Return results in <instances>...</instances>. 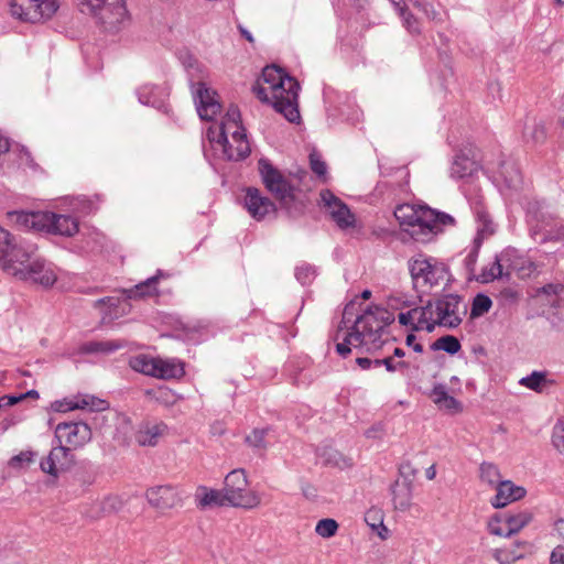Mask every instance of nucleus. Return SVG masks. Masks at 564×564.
<instances>
[{
	"mask_svg": "<svg viewBox=\"0 0 564 564\" xmlns=\"http://www.w3.org/2000/svg\"><path fill=\"white\" fill-rule=\"evenodd\" d=\"M354 308L352 303L345 306L335 336V339H338L340 332L347 330L343 341L336 345V351L344 358L350 354L351 346L365 348L366 351L381 348L383 330L395 319L391 311L378 305H370L352 322Z\"/></svg>",
	"mask_w": 564,
	"mask_h": 564,
	"instance_id": "obj_1",
	"label": "nucleus"
},
{
	"mask_svg": "<svg viewBox=\"0 0 564 564\" xmlns=\"http://www.w3.org/2000/svg\"><path fill=\"white\" fill-rule=\"evenodd\" d=\"M262 79L265 86L253 87L257 97L262 102L270 104L288 121L297 122L301 118L297 102L300 90L297 80L275 65L263 68Z\"/></svg>",
	"mask_w": 564,
	"mask_h": 564,
	"instance_id": "obj_2",
	"label": "nucleus"
},
{
	"mask_svg": "<svg viewBox=\"0 0 564 564\" xmlns=\"http://www.w3.org/2000/svg\"><path fill=\"white\" fill-rule=\"evenodd\" d=\"M394 216L404 230L419 242H429L446 227H454L455 218L429 206L399 205Z\"/></svg>",
	"mask_w": 564,
	"mask_h": 564,
	"instance_id": "obj_3",
	"label": "nucleus"
},
{
	"mask_svg": "<svg viewBox=\"0 0 564 564\" xmlns=\"http://www.w3.org/2000/svg\"><path fill=\"white\" fill-rule=\"evenodd\" d=\"M241 116L237 106H230L225 119L215 128L207 131L208 140L220 149L228 161H240L250 154V144L246 130L241 126Z\"/></svg>",
	"mask_w": 564,
	"mask_h": 564,
	"instance_id": "obj_4",
	"label": "nucleus"
},
{
	"mask_svg": "<svg viewBox=\"0 0 564 564\" xmlns=\"http://www.w3.org/2000/svg\"><path fill=\"white\" fill-rule=\"evenodd\" d=\"M11 223L21 229L46 231L54 235L72 237L78 231V221L69 215L52 212H11L8 213Z\"/></svg>",
	"mask_w": 564,
	"mask_h": 564,
	"instance_id": "obj_5",
	"label": "nucleus"
},
{
	"mask_svg": "<svg viewBox=\"0 0 564 564\" xmlns=\"http://www.w3.org/2000/svg\"><path fill=\"white\" fill-rule=\"evenodd\" d=\"M530 236L539 245L564 240V219L553 215L542 202H531L528 206Z\"/></svg>",
	"mask_w": 564,
	"mask_h": 564,
	"instance_id": "obj_6",
	"label": "nucleus"
},
{
	"mask_svg": "<svg viewBox=\"0 0 564 564\" xmlns=\"http://www.w3.org/2000/svg\"><path fill=\"white\" fill-rule=\"evenodd\" d=\"M36 252L35 243L24 238L18 239L0 227V267L7 273L18 278Z\"/></svg>",
	"mask_w": 564,
	"mask_h": 564,
	"instance_id": "obj_7",
	"label": "nucleus"
},
{
	"mask_svg": "<svg viewBox=\"0 0 564 564\" xmlns=\"http://www.w3.org/2000/svg\"><path fill=\"white\" fill-rule=\"evenodd\" d=\"M534 270L532 262L519 256L513 248H507L495 257L492 263L484 267L476 280L480 283H489L496 279H509L513 271L521 276L529 275Z\"/></svg>",
	"mask_w": 564,
	"mask_h": 564,
	"instance_id": "obj_8",
	"label": "nucleus"
},
{
	"mask_svg": "<svg viewBox=\"0 0 564 564\" xmlns=\"http://www.w3.org/2000/svg\"><path fill=\"white\" fill-rule=\"evenodd\" d=\"M129 366L137 372L161 380L181 379L185 375L184 362L176 358L138 355L129 360Z\"/></svg>",
	"mask_w": 564,
	"mask_h": 564,
	"instance_id": "obj_9",
	"label": "nucleus"
},
{
	"mask_svg": "<svg viewBox=\"0 0 564 564\" xmlns=\"http://www.w3.org/2000/svg\"><path fill=\"white\" fill-rule=\"evenodd\" d=\"M413 286L416 290L431 289L448 280V268L435 258L420 254L409 261Z\"/></svg>",
	"mask_w": 564,
	"mask_h": 564,
	"instance_id": "obj_10",
	"label": "nucleus"
},
{
	"mask_svg": "<svg viewBox=\"0 0 564 564\" xmlns=\"http://www.w3.org/2000/svg\"><path fill=\"white\" fill-rule=\"evenodd\" d=\"M224 491L230 507L253 509L261 503V497L248 490V479L243 469H234L225 478Z\"/></svg>",
	"mask_w": 564,
	"mask_h": 564,
	"instance_id": "obj_11",
	"label": "nucleus"
},
{
	"mask_svg": "<svg viewBox=\"0 0 564 564\" xmlns=\"http://www.w3.org/2000/svg\"><path fill=\"white\" fill-rule=\"evenodd\" d=\"M78 10L96 18L100 23L116 28L127 17L124 0H75Z\"/></svg>",
	"mask_w": 564,
	"mask_h": 564,
	"instance_id": "obj_12",
	"label": "nucleus"
},
{
	"mask_svg": "<svg viewBox=\"0 0 564 564\" xmlns=\"http://www.w3.org/2000/svg\"><path fill=\"white\" fill-rule=\"evenodd\" d=\"M258 164L265 188L280 202L282 207L289 208L295 200V186L267 159H260Z\"/></svg>",
	"mask_w": 564,
	"mask_h": 564,
	"instance_id": "obj_13",
	"label": "nucleus"
},
{
	"mask_svg": "<svg viewBox=\"0 0 564 564\" xmlns=\"http://www.w3.org/2000/svg\"><path fill=\"white\" fill-rule=\"evenodd\" d=\"M58 7V0H11L10 2L11 14L31 23L51 19Z\"/></svg>",
	"mask_w": 564,
	"mask_h": 564,
	"instance_id": "obj_14",
	"label": "nucleus"
},
{
	"mask_svg": "<svg viewBox=\"0 0 564 564\" xmlns=\"http://www.w3.org/2000/svg\"><path fill=\"white\" fill-rule=\"evenodd\" d=\"M462 306V297L455 294H446L433 302V323L436 326L456 328L466 314V306Z\"/></svg>",
	"mask_w": 564,
	"mask_h": 564,
	"instance_id": "obj_15",
	"label": "nucleus"
},
{
	"mask_svg": "<svg viewBox=\"0 0 564 564\" xmlns=\"http://www.w3.org/2000/svg\"><path fill=\"white\" fill-rule=\"evenodd\" d=\"M433 316V302L427 301L424 306H411L406 312H400L398 314V322L402 326L410 327L411 332L426 330L432 333L435 329Z\"/></svg>",
	"mask_w": 564,
	"mask_h": 564,
	"instance_id": "obj_16",
	"label": "nucleus"
},
{
	"mask_svg": "<svg viewBox=\"0 0 564 564\" xmlns=\"http://www.w3.org/2000/svg\"><path fill=\"white\" fill-rule=\"evenodd\" d=\"M57 443H65L69 448L83 447L91 440V429L85 422H63L55 429Z\"/></svg>",
	"mask_w": 564,
	"mask_h": 564,
	"instance_id": "obj_17",
	"label": "nucleus"
},
{
	"mask_svg": "<svg viewBox=\"0 0 564 564\" xmlns=\"http://www.w3.org/2000/svg\"><path fill=\"white\" fill-rule=\"evenodd\" d=\"M321 205L327 209L332 219L340 229H348L355 226L356 218L349 207L329 189L319 193Z\"/></svg>",
	"mask_w": 564,
	"mask_h": 564,
	"instance_id": "obj_18",
	"label": "nucleus"
},
{
	"mask_svg": "<svg viewBox=\"0 0 564 564\" xmlns=\"http://www.w3.org/2000/svg\"><path fill=\"white\" fill-rule=\"evenodd\" d=\"M145 497L153 508L169 510L182 506L183 491L171 485H162L148 489Z\"/></svg>",
	"mask_w": 564,
	"mask_h": 564,
	"instance_id": "obj_19",
	"label": "nucleus"
},
{
	"mask_svg": "<svg viewBox=\"0 0 564 564\" xmlns=\"http://www.w3.org/2000/svg\"><path fill=\"white\" fill-rule=\"evenodd\" d=\"M20 280L32 281L44 288L52 286L57 276L50 263L41 259L37 253L29 261L28 265L20 271Z\"/></svg>",
	"mask_w": 564,
	"mask_h": 564,
	"instance_id": "obj_20",
	"label": "nucleus"
},
{
	"mask_svg": "<svg viewBox=\"0 0 564 564\" xmlns=\"http://www.w3.org/2000/svg\"><path fill=\"white\" fill-rule=\"evenodd\" d=\"M194 100L202 120H213L220 112L221 106L216 99V91L207 88L203 82L197 83Z\"/></svg>",
	"mask_w": 564,
	"mask_h": 564,
	"instance_id": "obj_21",
	"label": "nucleus"
},
{
	"mask_svg": "<svg viewBox=\"0 0 564 564\" xmlns=\"http://www.w3.org/2000/svg\"><path fill=\"white\" fill-rule=\"evenodd\" d=\"M245 207L250 216L257 220H262L276 210L274 203L269 197L263 196L256 187L246 189Z\"/></svg>",
	"mask_w": 564,
	"mask_h": 564,
	"instance_id": "obj_22",
	"label": "nucleus"
},
{
	"mask_svg": "<svg viewBox=\"0 0 564 564\" xmlns=\"http://www.w3.org/2000/svg\"><path fill=\"white\" fill-rule=\"evenodd\" d=\"M72 460L70 448L57 443L50 454L41 460L40 467L43 473L56 477L61 470L70 465Z\"/></svg>",
	"mask_w": 564,
	"mask_h": 564,
	"instance_id": "obj_23",
	"label": "nucleus"
},
{
	"mask_svg": "<svg viewBox=\"0 0 564 564\" xmlns=\"http://www.w3.org/2000/svg\"><path fill=\"white\" fill-rule=\"evenodd\" d=\"M532 520V514L529 511H520L514 514H505L497 524L490 523V532L499 536H510L519 532Z\"/></svg>",
	"mask_w": 564,
	"mask_h": 564,
	"instance_id": "obj_24",
	"label": "nucleus"
},
{
	"mask_svg": "<svg viewBox=\"0 0 564 564\" xmlns=\"http://www.w3.org/2000/svg\"><path fill=\"white\" fill-rule=\"evenodd\" d=\"M480 170V164L471 150L459 151L449 167V176L454 180L473 177Z\"/></svg>",
	"mask_w": 564,
	"mask_h": 564,
	"instance_id": "obj_25",
	"label": "nucleus"
},
{
	"mask_svg": "<svg viewBox=\"0 0 564 564\" xmlns=\"http://www.w3.org/2000/svg\"><path fill=\"white\" fill-rule=\"evenodd\" d=\"M496 491L491 499V505L495 508H503L513 501L520 500L527 494L523 487L514 485L511 480H501L496 486Z\"/></svg>",
	"mask_w": 564,
	"mask_h": 564,
	"instance_id": "obj_26",
	"label": "nucleus"
},
{
	"mask_svg": "<svg viewBox=\"0 0 564 564\" xmlns=\"http://www.w3.org/2000/svg\"><path fill=\"white\" fill-rule=\"evenodd\" d=\"M473 208L477 224V234L474 242H477V247H480L485 239L495 234L496 224L481 204L477 203Z\"/></svg>",
	"mask_w": 564,
	"mask_h": 564,
	"instance_id": "obj_27",
	"label": "nucleus"
},
{
	"mask_svg": "<svg viewBox=\"0 0 564 564\" xmlns=\"http://www.w3.org/2000/svg\"><path fill=\"white\" fill-rule=\"evenodd\" d=\"M197 507L205 509L208 507L229 506L224 489H209L206 486H199L195 494Z\"/></svg>",
	"mask_w": 564,
	"mask_h": 564,
	"instance_id": "obj_28",
	"label": "nucleus"
},
{
	"mask_svg": "<svg viewBox=\"0 0 564 564\" xmlns=\"http://www.w3.org/2000/svg\"><path fill=\"white\" fill-rule=\"evenodd\" d=\"M498 178L509 189L518 191L522 185V175L518 164L512 160H505L499 164Z\"/></svg>",
	"mask_w": 564,
	"mask_h": 564,
	"instance_id": "obj_29",
	"label": "nucleus"
},
{
	"mask_svg": "<svg viewBox=\"0 0 564 564\" xmlns=\"http://www.w3.org/2000/svg\"><path fill=\"white\" fill-rule=\"evenodd\" d=\"M167 426L164 423H144L135 433V441L141 446H155Z\"/></svg>",
	"mask_w": 564,
	"mask_h": 564,
	"instance_id": "obj_30",
	"label": "nucleus"
},
{
	"mask_svg": "<svg viewBox=\"0 0 564 564\" xmlns=\"http://www.w3.org/2000/svg\"><path fill=\"white\" fill-rule=\"evenodd\" d=\"M139 101L154 108H161L164 104V90L155 85H143L137 91Z\"/></svg>",
	"mask_w": 564,
	"mask_h": 564,
	"instance_id": "obj_31",
	"label": "nucleus"
},
{
	"mask_svg": "<svg viewBox=\"0 0 564 564\" xmlns=\"http://www.w3.org/2000/svg\"><path fill=\"white\" fill-rule=\"evenodd\" d=\"M158 281H159V276L154 275V276L147 279L145 281L138 283L133 288L122 290V292L126 295V297L130 299V300H137V299H143L147 296H151V295H154L158 291V289H156Z\"/></svg>",
	"mask_w": 564,
	"mask_h": 564,
	"instance_id": "obj_32",
	"label": "nucleus"
},
{
	"mask_svg": "<svg viewBox=\"0 0 564 564\" xmlns=\"http://www.w3.org/2000/svg\"><path fill=\"white\" fill-rule=\"evenodd\" d=\"M69 410L75 409H89L91 411H104L108 409V402L91 395H85L82 398H78L76 401L70 402Z\"/></svg>",
	"mask_w": 564,
	"mask_h": 564,
	"instance_id": "obj_33",
	"label": "nucleus"
},
{
	"mask_svg": "<svg viewBox=\"0 0 564 564\" xmlns=\"http://www.w3.org/2000/svg\"><path fill=\"white\" fill-rule=\"evenodd\" d=\"M550 381L546 378L545 372L533 371L531 375L520 379L519 383L535 392H542Z\"/></svg>",
	"mask_w": 564,
	"mask_h": 564,
	"instance_id": "obj_34",
	"label": "nucleus"
},
{
	"mask_svg": "<svg viewBox=\"0 0 564 564\" xmlns=\"http://www.w3.org/2000/svg\"><path fill=\"white\" fill-rule=\"evenodd\" d=\"M462 348L459 340L453 335H445L436 339L432 345L431 349L443 350L449 355L457 354Z\"/></svg>",
	"mask_w": 564,
	"mask_h": 564,
	"instance_id": "obj_35",
	"label": "nucleus"
},
{
	"mask_svg": "<svg viewBox=\"0 0 564 564\" xmlns=\"http://www.w3.org/2000/svg\"><path fill=\"white\" fill-rule=\"evenodd\" d=\"M269 433V429H254L250 434L246 436V443L258 453L265 452L268 443L265 437Z\"/></svg>",
	"mask_w": 564,
	"mask_h": 564,
	"instance_id": "obj_36",
	"label": "nucleus"
},
{
	"mask_svg": "<svg viewBox=\"0 0 564 564\" xmlns=\"http://www.w3.org/2000/svg\"><path fill=\"white\" fill-rule=\"evenodd\" d=\"M523 137L535 143L542 142L546 138L544 124L542 122H538L535 119L530 120L525 123Z\"/></svg>",
	"mask_w": 564,
	"mask_h": 564,
	"instance_id": "obj_37",
	"label": "nucleus"
},
{
	"mask_svg": "<svg viewBox=\"0 0 564 564\" xmlns=\"http://www.w3.org/2000/svg\"><path fill=\"white\" fill-rule=\"evenodd\" d=\"M542 293L550 297H554L550 300L552 306L560 307L564 305V284L561 283H550L542 288Z\"/></svg>",
	"mask_w": 564,
	"mask_h": 564,
	"instance_id": "obj_38",
	"label": "nucleus"
},
{
	"mask_svg": "<svg viewBox=\"0 0 564 564\" xmlns=\"http://www.w3.org/2000/svg\"><path fill=\"white\" fill-rule=\"evenodd\" d=\"M480 478L484 482L495 487L501 481L498 467L491 463L480 465Z\"/></svg>",
	"mask_w": 564,
	"mask_h": 564,
	"instance_id": "obj_39",
	"label": "nucleus"
},
{
	"mask_svg": "<svg viewBox=\"0 0 564 564\" xmlns=\"http://www.w3.org/2000/svg\"><path fill=\"white\" fill-rule=\"evenodd\" d=\"M492 305V301L485 294H477L471 304L470 315L471 317H478L487 313Z\"/></svg>",
	"mask_w": 564,
	"mask_h": 564,
	"instance_id": "obj_40",
	"label": "nucleus"
},
{
	"mask_svg": "<svg viewBox=\"0 0 564 564\" xmlns=\"http://www.w3.org/2000/svg\"><path fill=\"white\" fill-rule=\"evenodd\" d=\"M120 348L119 345L110 343V341H90L86 343L82 346L80 350L85 354H96V352H110Z\"/></svg>",
	"mask_w": 564,
	"mask_h": 564,
	"instance_id": "obj_41",
	"label": "nucleus"
},
{
	"mask_svg": "<svg viewBox=\"0 0 564 564\" xmlns=\"http://www.w3.org/2000/svg\"><path fill=\"white\" fill-rule=\"evenodd\" d=\"M337 530L338 523L330 518L319 520L315 527V532L324 539H329L334 536Z\"/></svg>",
	"mask_w": 564,
	"mask_h": 564,
	"instance_id": "obj_42",
	"label": "nucleus"
},
{
	"mask_svg": "<svg viewBox=\"0 0 564 564\" xmlns=\"http://www.w3.org/2000/svg\"><path fill=\"white\" fill-rule=\"evenodd\" d=\"M392 496L395 509L404 511L410 507L411 496L409 487L398 490V485H395L392 489Z\"/></svg>",
	"mask_w": 564,
	"mask_h": 564,
	"instance_id": "obj_43",
	"label": "nucleus"
},
{
	"mask_svg": "<svg viewBox=\"0 0 564 564\" xmlns=\"http://www.w3.org/2000/svg\"><path fill=\"white\" fill-rule=\"evenodd\" d=\"M295 276L301 284H310L315 278V269L310 264H302L296 268Z\"/></svg>",
	"mask_w": 564,
	"mask_h": 564,
	"instance_id": "obj_44",
	"label": "nucleus"
},
{
	"mask_svg": "<svg viewBox=\"0 0 564 564\" xmlns=\"http://www.w3.org/2000/svg\"><path fill=\"white\" fill-rule=\"evenodd\" d=\"M522 557V554L511 551L507 547L496 550L495 558L501 564H511Z\"/></svg>",
	"mask_w": 564,
	"mask_h": 564,
	"instance_id": "obj_45",
	"label": "nucleus"
},
{
	"mask_svg": "<svg viewBox=\"0 0 564 564\" xmlns=\"http://www.w3.org/2000/svg\"><path fill=\"white\" fill-rule=\"evenodd\" d=\"M183 64L192 77L197 76L198 78H203L204 67L196 58L188 55L183 61Z\"/></svg>",
	"mask_w": 564,
	"mask_h": 564,
	"instance_id": "obj_46",
	"label": "nucleus"
},
{
	"mask_svg": "<svg viewBox=\"0 0 564 564\" xmlns=\"http://www.w3.org/2000/svg\"><path fill=\"white\" fill-rule=\"evenodd\" d=\"M399 17L402 19L403 26L410 33H420V23L417 19L409 10H405L404 14H399Z\"/></svg>",
	"mask_w": 564,
	"mask_h": 564,
	"instance_id": "obj_47",
	"label": "nucleus"
},
{
	"mask_svg": "<svg viewBox=\"0 0 564 564\" xmlns=\"http://www.w3.org/2000/svg\"><path fill=\"white\" fill-rule=\"evenodd\" d=\"M388 306L393 311H401L404 308H409L413 305L410 300L404 299L401 295H391L388 297Z\"/></svg>",
	"mask_w": 564,
	"mask_h": 564,
	"instance_id": "obj_48",
	"label": "nucleus"
},
{
	"mask_svg": "<svg viewBox=\"0 0 564 564\" xmlns=\"http://www.w3.org/2000/svg\"><path fill=\"white\" fill-rule=\"evenodd\" d=\"M35 457V453L32 451H24L19 453L18 455H14L10 462L9 465L11 467H21L23 464H30L33 462Z\"/></svg>",
	"mask_w": 564,
	"mask_h": 564,
	"instance_id": "obj_49",
	"label": "nucleus"
},
{
	"mask_svg": "<svg viewBox=\"0 0 564 564\" xmlns=\"http://www.w3.org/2000/svg\"><path fill=\"white\" fill-rule=\"evenodd\" d=\"M480 247L474 242L473 249L465 257L464 264L468 273H474Z\"/></svg>",
	"mask_w": 564,
	"mask_h": 564,
	"instance_id": "obj_50",
	"label": "nucleus"
},
{
	"mask_svg": "<svg viewBox=\"0 0 564 564\" xmlns=\"http://www.w3.org/2000/svg\"><path fill=\"white\" fill-rule=\"evenodd\" d=\"M310 163L312 171L318 175L324 176L326 174L327 167L325 162L315 153L310 155Z\"/></svg>",
	"mask_w": 564,
	"mask_h": 564,
	"instance_id": "obj_51",
	"label": "nucleus"
},
{
	"mask_svg": "<svg viewBox=\"0 0 564 564\" xmlns=\"http://www.w3.org/2000/svg\"><path fill=\"white\" fill-rule=\"evenodd\" d=\"M415 8L421 10L429 19L434 20L436 18V12L433 9L432 4L426 0H409Z\"/></svg>",
	"mask_w": 564,
	"mask_h": 564,
	"instance_id": "obj_52",
	"label": "nucleus"
},
{
	"mask_svg": "<svg viewBox=\"0 0 564 564\" xmlns=\"http://www.w3.org/2000/svg\"><path fill=\"white\" fill-rule=\"evenodd\" d=\"M448 392H447V389H446V386L444 384H436L433 390H432V393H431V397L433 399V402L440 406V404H442V402H444V400L448 397Z\"/></svg>",
	"mask_w": 564,
	"mask_h": 564,
	"instance_id": "obj_53",
	"label": "nucleus"
},
{
	"mask_svg": "<svg viewBox=\"0 0 564 564\" xmlns=\"http://www.w3.org/2000/svg\"><path fill=\"white\" fill-rule=\"evenodd\" d=\"M441 410H446L452 413L460 412L463 406L459 401H457L454 397L448 395L442 404L438 406Z\"/></svg>",
	"mask_w": 564,
	"mask_h": 564,
	"instance_id": "obj_54",
	"label": "nucleus"
},
{
	"mask_svg": "<svg viewBox=\"0 0 564 564\" xmlns=\"http://www.w3.org/2000/svg\"><path fill=\"white\" fill-rule=\"evenodd\" d=\"M383 366L386 367L387 371L394 372L399 369L409 368V364L406 361H398L394 362L393 357H386L382 358Z\"/></svg>",
	"mask_w": 564,
	"mask_h": 564,
	"instance_id": "obj_55",
	"label": "nucleus"
},
{
	"mask_svg": "<svg viewBox=\"0 0 564 564\" xmlns=\"http://www.w3.org/2000/svg\"><path fill=\"white\" fill-rule=\"evenodd\" d=\"M550 564H564V547L557 546L551 553Z\"/></svg>",
	"mask_w": 564,
	"mask_h": 564,
	"instance_id": "obj_56",
	"label": "nucleus"
},
{
	"mask_svg": "<svg viewBox=\"0 0 564 564\" xmlns=\"http://www.w3.org/2000/svg\"><path fill=\"white\" fill-rule=\"evenodd\" d=\"M21 401V397L19 395H3L0 397V409H3L6 406H11Z\"/></svg>",
	"mask_w": 564,
	"mask_h": 564,
	"instance_id": "obj_57",
	"label": "nucleus"
},
{
	"mask_svg": "<svg viewBox=\"0 0 564 564\" xmlns=\"http://www.w3.org/2000/svg\"><path fill=\"white\" fill-rule=\"evenodd\" d=\"M415 335L413 333L409 334L405 338V344L409 347H412L415 352H422L423 346L420 343H415Z\"/></svg>",
	"mask_w": 564,
	"mask_h": 564,
	"instance_id": "obj_58",
	"label": "nucleus"
},
{
	"mask_svg": "<svg viewBox=\"0 0 564 564\" xmlns=\"http://www.w3.org/2000/svg\"><path fill=\"white\" fill-rule=\"evenodd\" d=\"M368 438H378L382 435V426L380 424L373 425L365 432Z\"/></svg>",
	"mask_w": 564,
	"mask_h": 564,
	"instance_id": "obj_59",
	"label": "nucleus"
},
{
	"mask_svg": "<svg viewBox=\"0 0 564 564\" xmlns=\"http://www.w3.org/2000/svg\"><path fill=\"white\" fill-rule=\"evenodd\" d=\"M373 530H376L381 539H387L388 529L383 525L382 520H379L378 523H369Z\"/></svg>",
	"mask_w": 564,
	"mask_h": 564,
	"instance_id": "obj_60",
	"label": "nucleus"
},
{
	"mask_svg": "<svg viewBox=\"0 0 564 564\" xmlns=\"http://www.w3.org/2000/svg\"><path fill=\"white\" fill-rule=\"evenodd\" d=\"M356 362L364 370H368L372 367V359L367 357H359L356 359Z\"/></svg>",
	"mask_w": 564,
	"mask_h": 564,
	"instance_id": "obj_61",
	"label": "nucleus"
},
{
	"mask_svg": "<svg viewBox=\"0 0 564 564\" xmlns=\"http://www.w3.org/2000/svg\"><path fill=\"white\" fill-rule=\"evenodd\" d=\"M118 302H119L118 299L112 297V296H108V297H104V299L97 300L95 302V305L98 306V305H101V304H107L109 306H117Z\"/></svg>",
	"mask_w": 564,
	"mask_h": 564,
	"instance_id": "obj_62",
	"label": "nucleus"
},
{
	"mask_svg": "<svg viewBox=\"0 0 564 564\" xmlns=\"http://www.w3.org/2000/svg\"><path fill=\"white\" fill-rule=\"evenodd\" d=\"M398 14H404V11L408 10V8L404 4L403 0H389Z\"/></svg>",
	"mask_w": 564,
	"mask_h": 564,
	"instance_id": "obj_63",
	"label": "nucleus"
},
{
	"mask_svg": "<svg viewBox=\"0 0 564 564\" xmlns=\"http://www.w3.org/2000/svg\"><path fill=\"white\" fill-rule=\"evenodd\" d=\"M554 531L557 536L564 541V519H560L555 522Z\"/></svg>",
	"mask_w": 564,
	"mask_h": 564,
	"instance_id": "obj_64",
	"label": "nucleus"
}]
</instances>
